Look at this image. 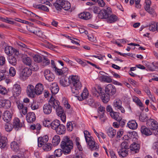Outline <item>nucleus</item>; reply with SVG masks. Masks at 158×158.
<instances>
[{"label": "nucleus", "mask_w": 158, "mask_h": 158, "mask_svg": "<svg viewBox=\"0 0 158 158\" xmlns=\"http://www.w3.org/2000/svg\"><path fill=\"white\" fill-rule=\"evenodd\" d=\"M60 145L65 154H69L73 148V141L68 136L63 137Z\"/></svg>", "instance_id": "obj_2"}, {"label": "nucleus", "mask_w": 158, "mask_h": 158, "mask_svg": "<svg viewBox=\"0 0 158 158\" xmlns=\"http://www.w3.org/2000/svg\"><path fill=\"white\" fill-rule=\"evenodd\" d=\"M6 71L5 70H2L0 72V81L4 79L6 77Z\"/></svg>", "instance_id": "obj_54"}, {"label": "nucleus", "mask_w": 158, "mask_h": 158, "mask_svg": "<svg viewBox=\"0 0 158 158\" xmlns=\"http://www.w3.org/2000/svg\"><path fill=\"white\" fill-rule=\"evenodd\" d=\"M79 17L81 19L85 20H88L92 17L91 14L88 12H84L79 15Z\"/></svg>", "instance_id": "obj_23"}, {"label": "nucleus", "mask_w": 158, "mask_h": 158, "mask_svg": "<svg viewBox=\"0 0 158 158\" xmlns=\"http://www.w3.org/2000/svg\"><path fill=\"white\" fill-rule=\"evenodd\" d=\"M23 61L25 64L28 66L31 65L32 62L30 58L28 57L23 58Z\"/></svg>", "instance_id": "obj_45"}, {"label": "nucleus", "mask_w": 158, "mask_h": 158, "mask_svg": "<svg viewBox=\"0 0 158 158\" xmlns=\"http://www.w3.org/2000/svg\"><path fill=\"white\" fill-rule=\"evenodd\" d=\"M147 126L152 130H156L158 128V123L157 121L153 119H148L146 123Z\"/></svg>", "instance_id": "obj_10"}, {"label": "nucleus", "mask_w": 158, "mask_h": 158, "mask_svg": "<svg viewBox=\"0 0 158 158\" xmlns=\"http://www.w3.org/2000/svg\"><path fill=\"white\" fill-rule=\"evenodd\" d=\"M43 111L44 114H49L52 111V106L48 103L44 104L43 106Z\"/></svg>", "instance_id": "obj_26"}, {"label": "nucleus", "mask_w": 158, "mask_h": 158, "mask_svg": "<svg viewBox=\"0 0 158 158\" xmlns=\"http://www.w3.org/2000/svg\"><path fill=\"white\" fill-rule=\"evenodd\" d=\"M71 80L70 77H68L65 75L61 77L60 80V85L64 87L69 86L70 84Z\"/></svg>", "instance_id": "obj_12"}, {"label": "nucleus", "mask_w": 158, "mask_h": 158, "mask_svg": "<svg viewBox=\"0 0 158 158\" xmlns=\"http://www.w3.org/2000/svg\"><path fill=\"white\" fill-rule=\"evenodd\" d=\"M66 128L64 125L60 124L56 130V133L59 135H62L65 133Z\"/></svg>", "instance_id": "obj_30"}, {"label": "nucleus", "mask_w": 158, "mask_h": 158, "mask_svg": "<svg viewBox=\"0 0 158 158\" xmlns=\"http://www.w3.org/2000/svg\"><path fill=\"white\" fill-rule=\"evenodd\" d=\"M11 149L15 152H17L19 149V146L17 142L13 141L10 143Z\"/></svg>", "instance_id": "obj_37"}, {"label": "nucleus", "mask_w": 158, "mask_h": 158, "mask_svg": "<svg viewBox=\"0 0 158 158\" xmlns=\"http://www.w3.org/2000/svg\"><path fill=\"white\" fill-rule=\"evenodd\" d=\"M73 128V124L71 122H68L67 124V130L71 131Z\"/></svg>", "instance_id": "obj_62"}, {"label": "nucleus", "mask_w": 158, "mask_h": 158, "mask_svg": "<svg viewBox=\"0 0 158 158\" xmlns=\"http://www.w3.org/2000/svg\"><path fill=\"white\" fill-rule=\"evenodd\" d=\"M11 106V103L10 101L6 100H2L0 102V107L5 109H9Z\"/></svg>", "instance_id": "obj_27"}, {"label": "nucleus", "mask_w": 158, "mask_h": 158, "mask_svg": "<svg viewBox=\"0 0 158 158\" xmlns=\"http://www.w3.org/2000/svg\"><path fill=\"white\" fill-rule=\"evenodd\" d=\"M98 112L100 114V118L101 119L104 117V113L105 112V108L102 106H100L98 109Z\"/></svg>", "instance_id": "obj_42"}, {"label": "nucleus", "mask_w": 158, "mask_h": 158, "mask_svg": "<svg viewBox=\"0 0 158 158\" xmlns=\"http://www.w3.org/2000/svg\"><path fill=\"white\" fill-rule=\"evenodd\" d=\"M113 106L115 109L118 111H121L122 113H124L125 110L122 106V102L119 99H115L113 103Z\"/></svg>", "instance_id": "obj_8"}, {"label": "nucleus", "mask_w": 158, "mask_h": 158, "mask_svg": "<svg viewBox=\"0 0 158 158\" xmlns=\"http://www.w3.org/2000/svg\"><path fill=\"white\" fill-rule=\"evenodd\" d=\"M21 88L20 86L17 84L14 85L12 89L13 95L14 97L18 96L21 93Z\"/></svg>", "instance_id": "obj_20"}, {"label": "nucleus", "mask_w": 158, "mask_h": 158, "mask_svg": "<svg viewBox=\"0 0 158 158\" xmlns=\"http://www.w3.org/2000/svg\"><path fill=\"white\" fill-rule=\"evenodd\" d=\"M98 91L96 89L95 87L93 88L92 89V91L93 95L94 96L97 97H98V94H99L100 96V95H101V94L100 92V90H99L98 87Z\"/></svg>", "instance_id": "obj_57"}, {"label": "nucleus", "mask_w": 158, "mask_h": 158, "mask_svg": "<svg viewBox=\"0 0 158 158\" xmlns=\"http://www.w3.org/2000/svg\"><path fill=\"white\" fill-rule=\"evenodd\" d=\"M13 128L12 124L10 123H7L5 125V129L7 131H10L12 130Z\"/></svg>", "instance_id": "obj_46"}, {"label": "nucleus", "mask_w": 158, "mask_h": 158, "mask_svg": "<svg viewBox=\"0 0 158 158\" xmlns=\"http://www.w3.org/2000/svg\"><path fill=\"white\" fill-rule=\"evenodd\" d=\"M35 7L47 12L49 11V9L48 8L42 4L36 5L35 6Z\"/></svg>", "instance_id": "obj_51"}, {"label": "nucleus", "mask_w": 158, "mask_h": 158, "mask_svg": "<svg viewBox=\"0 0 158 158\" xmlns=\"http://www.w3.org/2000/svg\"><path fill=\"white\" fill-rule=\"evenodd\" d=\"M128 127L130 129L135 130L138 127V124L135 120H131L130 121L127 123Z\"/></svg>", "instance_id": "obj_34"}, {"label": "nucleus", "mask_w": 158, "mask_h": 158, "mask_svg": "<svg viewBox=\"0 0 158 158\" xmlns=\"http://www.w3.org/2000/svg\"><path fill=\"white\" fill-rule=\"evenodd\" d=\"M81 152H77L74 155L73 158H83L81 155Z\"/></svg>", "instance_id": "obj_64"}, {"label": "nucleus", "mask_w": 158, "mask_h": 158, "mask_svg": "<svg viewBox=\"0 0 158 158\" xmlns=\"http://www.w3.org/2000/svg\"><path fill=\"white\" fill-rule=\"evenodd\" d=\"M12 114L10 111L6 110L2 115V118L6 123H8L11 119Z\"/></svg>", "instance_id": "obj_16"}, {"label": "nucleus", "mask_w": 158, "mask_h": 158, "mask_svg": "<svg viewBox=\"0 0 158 158\" xmlns=\"http://www.w3.org/2000/svg\"><path fill=\"white\" fill-rule=\"evenodd\" d=\"M60 142V137L58 135H55L53 138L52 143L54 146L57 145Z\"/></svg>", "instance_id": "obj_36"}, {"label": "nucleus", "mask_w": 158, "mask_h": 158, "mask_svg": "<svg viewBox=\"0 0 158 158\" xmlns=\"http://www.w3.org/2000/svg\"><path fill=\"white\" fill-rule=\"evenodd\" d=\"M43 64L44 66H46L50 64V60L47 58L44 57V58L42 59Z\"/></svg>", "instance_id": "obj_61"}, {"label": "nucleus", "mask_w": 158, "mask_h": 158, "mask_svg": "<svg viewBox=\"0 0 158 158\" xmlns=\"http://www.w3.org/2000/svg\"><path fill=\"white\" fill-rule=\"evenodd\" d=\"M111 13V9L108 7L106 9L101 10L98 13V17L101 19H106L109 16V13Z\"/></svg>", "instance_id": "obj_9"}, {"label": "nucleus", "mask_w": 158, "mask_h": 158, "mask_svg": "<svg viewBox=\"0 0 158 158\" xmlns=\"http://www.w3.org/2000/svg\"><path fill=\"white\" fill-rule=\"evenodd\" d=\"M60 124V121L59 120L56 119L52 121L50 125L52 129L56 130Z\"/></svg>", "instance_id": "obj_39"}, {"label": "nucleus", "mask_w": 158, "mask_h": 158, "mask_svg": "<svg viewBox=\"0 0 158 158\" xmlns=\"http://www.w3.org/2000/svg\"><path fill=\"white\" fill-rule=\"evenodd\" d=\"M17 106L19 109H22L24 107L22 102H20L19 101H17L16 102Z\"/></svg>", "instance_id": "obj_63"}, {"label": "nucleus", "mask_w": 158, "mask_h": 158, "mask_svg": "<svg viewBox=\"0 0 158 158\" xmlns=\"http://www.w3.org/2000/svg\"><path fill=\"white\" fill-rule=\"evenodd\" d=\"M84 133L86 141L89 148L92 150H98L99 146L98 144H95L94 139L90 136L89 133L87 131H84Z\"/></svg>", "instance_id": "obj_3"}, {"label": "nucleus", "mask_w": 158, "mask_h": 158, "mask_svg": "<svg viewBox=\"0 0 158 158\" xmlns=\"http://www.w3.org/2000/svg\"><path fill=\"white\" fill-rule=\"evenodd\" d=\"M53 5L57 10H60L63 8L64 10H68L71 7L70 3L68 1L63 0H57Z\"/></svg>", "instance_id": "obj_4"}, {"label": "nucleus", "mask_w": 158, "mask_h": 158, "mask_svg": "<svg viewBox=\"0 0 158 158\" xmlns=\"http://www.w3.org/2000/svg\"><path fill=\"white\" fill-rule=\"evenodd\" d=\"M33 58L34 61L37 63H40L42 61V57L39 55H35Z\"/></svg>", "instance_id": "obj_53"}, {"label": "nucleus", "mask_w": 158, "mask_h": 158, "mask_svg": "<svg viewBox=\"0 0 158 158\" xmlns=\"http://www.w3.org/2000/svg\"><path fill=\"white\" fill-rule=\"evenodd\" d=\"M7 92L6 88L0 85V93L2 94H6Z\"/></svg>", "instance_id": "obj_58"}, {"label": "nucleus", "mask_w": 158, "mask_h": 158, "mask_svg": "<svg viewBox=\"0 0 158 158\" xmlns=\"http://www.w3.org/2000/svg\"><path fill=\"white\" fill-rule=\"evenodd\" d=\"M40 44L44 47L51 50H53L55 47L47 40H44L40 43Z\"/></svg>", "instance_id": "obj_32"}, {"label": "nucleus", "mask_w": 158, "mask_h": 158, "mask_svg": "<svg viewBox=\"0 0 158 158\" xmlns=\"http://www.w3.org/2000/svg\"><path fill=\"white\" fill-rule=\"evenodd\" d=\"M133 101L134 102H135L138 106L140 107L143 106L142 103L139 99L137 97L135 96H133Z\"/></svg>", "instance_id": "obj_50"}, {"label": "nucleus", "mask_w": 158, "mask_h": 158, "mask_svg": "<svg viewBox=\"0 0 158 158\" xmlns=\"http://www.w3.org/2000/svg\"><path fill=\"white\" fill-rule=\"evenodd\" d=\"M44 89V86L43 84L40 83L37 84L35 88L36 94L37 95L41 94L42 93Z\"/></svg>", "instance_id": "obj_21"}, {"label": "nucleus", "mask_w": 158, "mask_h": 158, "mask_svg": "<svg viewBox=\"0 0 158 158\" xmlns=\"http://www.w3.org/2000/svg\"><path fill=\"white\" fill-rule=\"evenodd\" d=\"M148 117L146 114L142 113L140 114L139 116V120L143 122H145L148 120Z\"/></svg>", "instance_id": "obj_47"}, {"label": "nucleus", "mask_w": 158, "mask_h": 158, "mask_svg": "<svg viewBox=\"0 0 158 158\" xmlns=\"http://www.w3.org/2000/svg\"><path fill=\"white\" fill-rule=\"evenodd\" d=\"M55 69H53L56 73L58 75L63 76L65 75L68 71V69L66 67L63 68L61 69H60L57 67H55Z\"/></svg>", "instance_id": "obj_18"}, {"label": "nucleus", "mask_w": 158, "mask_h": 158, "mask_svg": "<svg viewBox=\"0 0 158 158\" xmlns=\"http://www.w3.org/2000/svg\"><path fill=\"white\" fill-rule=\"evenodd\" d=\"M89 93L88 90L86 89H85L81 94V96L78 97V99L79 101H81L87 98L89 96Z\"/></svg>", "instance_id": "obj_31"}, {"label": "nucleus", "mask_w": 158, "mask_h": 158, "mask_svg": "<svg viewBox=\"0 0 158 158\" xmlns=\"http://www.w3.org/2000/svg\"><path fill=\"white\" fill-rule=\"evenodd\" d=\"M129 147L127 141H124L121 143L120 148L118 151L120 156L124 157L128 155Z\"/></svg>", "instance_id": "obj_5"}, {"label": "nucleus", "mask_w": 158, "mask_h": 158, "mask_svg": "<svg viewBox=\"0 0 158 158\" xmlns=\"http://www.w3.org/2000/svg\"><path fill=\"white\" fill-rule=\"evenodd\" d=\"M141 132L142 134L146 136H149L152 134V132L149 128H147L145 126H143L141 128Z\"/></svg>", "instance_id": "obj_24"}, {"label": "nucleus", "mask_w": 158, "mask_h": 158, "mask_svg": "<svg viewBox=\"0 0 158 158\" xmlns=\"http://www.w3.org/2000/svg\"><path fill=\"white\" fill-rule=\"evenodd\" d=\"M55 109L57 115L60 117L63 122H65L66 121V115L62 107L59 106Z\"/></svg>", "instance_id": "obj_13"}, {"label": "nucleus", "mask_w": 158, "mask_h": 158, "mask_svg": "<svg viewBox=\"0 0 158 158\" xmlns=\"http://www.w3.org/2000/svg\"><path fill=\"white\" fill-rule=\"evenodd\" d=\"M13 127L17 130H18L19 128H21L22 127V124L20 122L19 118H15L13 120Z\"/></svg>", "instance_id": "obj_25"}, {"label": "nucleus", "mask_w": 158, "mask_h": 158, "mask_svg": "<svg viewBox=\"0 0 158 158\" xmlns=\"http://www.w3.org/2000/svg\"><path fill=\"white\" fill-rule=\"evenodd\" d=\"M119 113L118 112L113 111L111 112L110 114L111 117L116 120H119L121 119V117L119 116Z\"/></svg>", "instance_id": "obj_40"}, {"label": "nucleus", "mask_w": 158, "mask_h": 158, "mask_svg": "<svg viewBox=\"0 0 158 158\" xmlns=\"http://www.w3.org/2000/svg\"><path fill=\"white\" fill-rule=\"evenodd\" d=\"M48 140V137L47 135L43 137H40L38 139V146L41 147L43 145L46 143Z\"/></svg>", "instance_id": "obj_17"}, {"label": "nucleus", "mask_w": 158, "mask_h": 158, "mask_svg": "<svg viewBox=\"0 0 158 158\" xmlns=\"http://www.w3.org/2000/svg\"><path fill=\"white\" fill-rule=\"evenodd\" d=\"M16 74V71L13 67H11L9 69L10 75L12 77L14 76Z\"/></svg>", "instance_id": "obj_59"}, {"label": "nucleus", "mask_w": 158, "mask_h": 158, "mask_svg": "<svg viewBox=\"0 0 158 158\" xmlns=\"http://www.w3.org/2000/svg\"><path fill=\"white\" fill-rule=\"evenodd\" d=\"M62 153V150L61 149H58L55 150L54 155L56 157H59L61 155Z\"/></svg>", "instance_id": "obj_60"}, {"label": "nucleus", "mask_w": 158, "mask_h": 158, "mask_svg": "<svg viewBox=\"0 0 158 158\" xmlns=\"http://www.w3.org/2000/svg\"><path fill=\"white\" fill-rule=\"evenodd\" d=\"M28 30L30 32L35 34L41 37L42 33L40 29L35 27L33 26H29L27 28Z\"/></svg>", "instance_id": "obj_15"}, {"label": "nucleus", "mask_w": 158, "mask_h": 158, "mask_svg": "<svg viewBox=\"0 0 158 158\" xmlns=\"http://www.w3.org/2000/svg\"><path fill=\"white\" fill-rule=\"evenodd\" d=\"M106 133L110 138H113L116 135V131L112 127H110L107 129Z\"/></svg>", "instance_id": "obj_29"}, {"label": "nucleus", "mask_w": 158, "mask_h": 158, "mask_svg": "<svg viewBox=\"0 0 158 158\" xmlns=\"http://www.w3.org/2000/svg\"><path fill=\"white\" fill-rule=\"evenodd\" d=\"M144 8L146 11L152 16L155 17L157 16V15L153 8L148 6Z\"/></svg>", "instance_id": "obj_35"}, {"label": "nucleus", "mask_w": 158, "mask_h": 158, "mask_svg": "<svg viewBox=\"0 0 158 158\" xmlns=\"http://www.w3.org/2000/svg\"><path fill=\"white\" fill-rule=\"evenodd\" d=\"M26 120L28 123H31L35 120V116L34 113L29 112L27 114Z\"/></svg>", "instance_id": "obj_22"}, {"label": "nucleus", "mask_w": 158, "mask_h": 158, "mask_svg": "<svg viewBox=\"0 0 158 158\" xmlns=\"http://www.w3.org/2000/svg\"><path fill=\"white\" fill-rule=\"evenodd\" d=\"M157 23H156L154 22H152V23L149 25V30L152 31H156Z\"/></svg>", "instance_id": "obj_44"}, {"label": "nucleus", "mask_w": 158, "mask_h": 158, "mask_svg": "<svg viewBox=\"0 0 158 158\" xmlns=\"http://www.w3.org/2000/svg\"><path fill=\"white\" fill-rule=\"evenodd\" d=\"M71 80V85L78 89H81L82 87V84L80 81L79 78L76 76H70Z\"/></svg>", "instance_id": "obj_6"}, {"label": "nucleus", "mask_w": 158, "mask_h": 158, "mask_svg": "<svg viewBox=\"0 0 158 158\" xmlns=\"http://www.w3.org/2000/svg\"><path fill=\"white\" fill-rule=\"evenodd\" d=\"M50 86V89L52 93L54 94H56L59 89L57 83L56 82L53 83Z\"/></svg>", "instance_id": "obj_28"}, {"label": "nucleus", "mask_w": 158, "mask_h": 158, "mask_svg": "<svg viewBox=\"0 0 158 158\" xmlns=\"http://www.w3.org/2000/svg\"><path fill=\"white\" fill-rule=\"evenodd\" d=\"M31 69L28 68H25L20 73L19 78L23 81H25L31 75Z\"/></svg>", "instance_id": "obj_7"}, {"label": "nucleus", "mask_w": 158, "mask_h": 158, "mask_svg": "<svg viewBox=\"0 0 158 158\" xmlns=\"http://www.w3.org/2000/svg\"><path fill=\"white\" fill-rule=\"evenodd\" d=\"M48 103L54 109L57 108L60 106V103L57 100L55 99L52 96H51Z\"/></svg>", "instance_id": "obj_19"}, {"label": "nucleus", "mask_w": 158, "mask_h": 158, "mask_svg": "<svg viewBox=\"0 0 158 158\" xmlns=\"http://www.w3.org/2000/svg\"><path fill=\"white\" fill-rule=\"evenodd\" d=\"M13 48L10 46H6L5 48V52L7 55H12L13 53Z\"/></svg>", "instance_id": "obj_43"}, {"label": "nucleus", "mask_w": 158, "mask_h": 158, "mask_svg": "<svg viewBox=\"0 0 158 158\" xmlns=\"http://www.w3.org/2000/svg\"><path fill=\"white\" fill-rule=\"evenodd\" d=\"M45 77L49 81H52L54 79L55 76L52 73H51L48 75H47Z\"/></svg>", "instance_id": "obj_55"}, {"label": "nucleus", "mask_w": 158, "mask_h": 158, "mask_svg": "<svg viewBox=\"0 0 158 158\" xmlns=\"http://www.w3.org/2000/svg\"><path fill=\"white\" fill-rule=\"evenodd\" d=\"M27 93L29 97H35L36 93L34 86L31 85H29L27 87Z\"/></svg>", "instance_id": "obj_14"}, {"label": "nucleus", "mask_w": 158, "mask_h": 158, "mask_svg": "<svg viewBox=\"0 0 158 158\" xmlns=\"http://www.w3.org/2000/svg\"><path fill=\"white\" fill-rule=\"evenodd\" d=\"M111 13H109V16L106 18L108 23H114L117 20L118 17L114 15H110Z\"/></svg>", "instance_id": "obj_33"}, {"label": "nucleus", "mask_w": 158, "mask_h": 158, "mask_svg": "<svg viewBox=\"0 0 158 158\" xmlns=\"http://www.w3.org/2000/svg\"><path fill=\"white\" fill-rule=\"evenodd\" d=\"M8 60L9 63L13 65H15L17 63L16 58L13 56H9Z\"/></svg>", "instance_id": "obj_48"}, {"label": "nucleus", "mask_w": 158, "mask_h": 158, "mask_svg": "<svg viewBox=\"0 0 158 158\" xmlns=\"http://www.w3.org/2000/svg\"><path fill=\"white\" fill-rule=\"evenodd\" d=\"M7 138L5 137H2L0 138V148H4L6 145Z\"/></svg>", "instance_id": "obj_38"}, {"label": "nucleus", "mask_w": 158, "mask_h": 158, "mask_svg": "<svg viewBox=\"0 0 158 158\" xmlns=\"http://www.w3.org/2000/svg\"><path fill=\"white\" fill-rule=\"evenodd\" d=\"M100 92L101 94L100 98L102 101L105 103H107L110 99V96L114 95L116 92L115 87L111 84H109L106 86L105 89V93L102 92V88L98 86Z\"/></svg>", "instance_id": "obj_1"}, {"label": "nucleus", "mask_w": 158, "mask_h": 158, "mask_svg": "<svg viewBox=\"0 0 158 158\" xmlns=\"http://www.w3.org/2000/svg\"><path fill=\"white\" fill-rule=\"evenodd\" d=\"M75 60L78 63L81 64L82 66L84 67L87 64L86 61H83L81 60V59L77 58H75Z\"/></svg>", "instance_id": "obj_56"}, {"label": "nucleus", "mask_w": 158, "mask_h": 158, "mask_svg": "<svg viewBox=\"0 0 158 158\" xmlns=\"http://www.w3.org/2000/svg\"><path fill=\"white\" fill-rule=\"evenodd\" d=\"M100 79L102 81L107 83L111 82L112 81V79L108 76H103L100 77Z\"/></svg>", "instance_id": "obj_49"}, {"label": "nucleus", "mask_w": 158, "mask_h": 158, "mask_svg": "<svg viewBox=\"0 0 158 158\" xmlns=\"http://www.w3.org/2000/svg\"><path fill=\"white\" fill-rule=\"evenodd\" d=\"M71 91L73 95L74 96H77L79 93V90L80 89H77V88L71 86Z\"/></svg>", "instance_id": "obj_52"}, {"label": "nucleus", "mask_w": 158, "mask_h": 158, "mask_svg": "<svg viewBox=\"0 0 158 158\" xmlns=\"http://www.w3.org/2000/svg\"><path fill=\"white\" fill-rule=\"evenodd\" d=\"M130 152L132 154L138 153L140 149V145L136 142H133L129 146Z\"/></svg>", "instance_id": "obj_11"}, {"label": "nucleus", "mask_w": 158, "mask_h": 158, "mask_svg": "<svg viewBox=\"0 0 158 158\" xmlns=\"http://www.w3.org/2000/svg\"><path fill=\"white\" fill-rule=\"evenodd\" d=\"M43 149L46 151H50L52 148V144L50 143H48L43 145Z\"/></svg>", "instance_id": "obj_41"}]
</instances>
